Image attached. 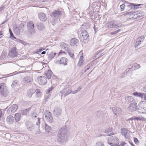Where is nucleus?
<instances>
[{"label":"nucleus","instance_id":"f257e3e1","mask_svg":"<svg viewBox=\"0 0 146 146\" xmlns=\"http://www.w3.org/2000/svg\"><path fill=\"white\" fill-rule=\"evenodd\" d=\"M67 131L66 127H62L59 130L57 140L60 143H63L66 142L68 137Z\"/></svg>","mask_w":146,"mask_h":146},{"label":"nucleus","instance_id":"f03ea898","mask_svg":"<svg viewBox=\"0 0 146 146\" xmlns=\"http://www.w3.org/2000/svg\"><path fill=\"white\" fill-rule=\"evenodd\" d=\"M62 15L61 12L58 10H55L53 11L50 14V16L52 18L53 20H52V23H55L57 21L58 19Z\"/></svg>","mask_w":146,"mask_h":146},{"label":"nucleus","instance_id":"7ed1b4c3","mask_svg":"<svg viewBox=\"0 0 146 146\" xmlns=\"http://www.w3.org/2000/svg\"><path fill=\"white\" fill-rule=\"evenodd\" d=\"M80 39L84 43H87L89 40V35L85 30H82L80 34Z\"/></svg>","mask_w":146,"mask_h":146},{"label":"nucleus","instance_id":"20e7f679","mask_svg":"<svg viewBox=\"0 0 146 146\" xmlns=\"http://www.w3.org/2000/svg\"><path fill=\"white\" fill-rule=\"evenodd\" d=\"M0 93L5 97H6L7 95V87L4 83L0 84Z\"/></svg>","mask_w":146,"mask_h":146},{"label":"nucleus","instance_id":"39448f33","mask_svg":"<svg viewBox=\"0 0 146 146\" xmlns=\"http://www.w3.org/2000/svg\"><path fill=\"white\" fill-rule=\"evenodd\" d=\"M119 140L116 137L112 136L108 140V143L112 146H116L119 144Z\"/></svg>","mask_w":146,"mask_h":146},{"label":"nucleus","instance_id":"423d86ee","mask_svg":"<svg viewBox=\"0 0 146 146\" xmlns=\"http://www.w3.org/2000/svg\"><path fill=\"white\" fill-rule=\"evenodd\" d=\"M27 28L28 32L31 34L35 33V30L34 29V25L33 21H30L27 24Z\"/></svg>","mask_w":146,"mask_h":146},{"label":"nucleus","instance_id":"0eeeda50","mask_svg":"<svg viewBox=\"0 0 146 146\" xmlns=\"http://www.w3.org/2000/svg\"><path fill=\"white\" fill-rule=\"evenodd\" d=\"M71 92H72V91L70 89V87L66 86L65 87L62 91H60L59 94L61 96V97L64 95V97H65L70 94Z\"/></svg>","mask_w":146,"mask_h":146},{"label":"nucleus","instance_id":"6e6552de","mask_svg":"<svg viewBox=\"0 0 146 146\" xmlns=\"http://www.w3.org/2000/svg\"><path fill=\"white\" fill-rule=\"evenodd\" d=\"M44 115L46 120L49 123H52L53 121V119L52 114L48 110H46L44 112Z\"/></svg>","mask_w":146,"mask_h":146},{"label":"nucleus","instance_id":"1a4fd4ad","mask_svg":"<svg viewBox=\"0 0 146 146\" xmlns=\"http://www.w3.org/2000/svg\"><path fill=\"white\" fill-rule=\"evenodd\" d=\"M120 26L118 25H116L114 23L113 21H108L106 24V28H108L109 29H111L113 28H117L121 27L120 25Z\"/></svg>","mask_w":146,"mask_h":146},{"label":"nucleus","instance_id":"9d476101","mask_svg":"<svg viewBox=\"0 0 146 146\" xmlns=\"http://www.w3.org/2000/svg\"><path fill=\"white\" fill-rule=\"evenodd\" d=\"M15 47H13L9 51V56L12 58H14L17 56L18 54Z\"/></svg>","mask_w":146,"mask_h":146},{"label":"nucleus","instance_id":"9b49d317","mask_svg":"<svg viewBox=\"0 0 146 146\" xmlns=\"http://www.w3.org/2000/svg\"><path fill=\"white\" fill-rule=\"evenodd\" d=\"M38 80L39 84L42 85L45 84L47 82L46 78L44 76L39 77Z\"/></svg>","mask_w":146,"mask_h":146},{"label":"nucleus","instance_id":"f8f14e48","mask_svg":"<svg viewBox=\"0 0 146 146\" xmlns=\"http://www.w3.org/2000/svg\"><path fill=\"white\" fill-rule=\"evenodd\" d=\"M141 105L142 104H145L144 106H145L144 107H142V106L140 107L139 108H138V110L139 112L140 113H144L146 112V101H143L141 103ZM143 107L144 106H142Z\"/></svg>","mask_w":146,"mask_h":146},{"label":"nucleus","instance_id":"ddd939ff","mask_svg":"<svg viewBox=\"0 0 146 146\" xmlns=\"http://www.w3.org/2000/svg\"><path fill=\"white\" fill-rule=\"evenodd\" d=\"M17 105L15 104H13L8 109L7 112L10 114L14 113L17 110Z\"/></svg>","mask_w":146,"mask_h":146},{"label":"nucleus","instance_id":"4468645a","mask_svg":"<svg viewBox=\"0 0 146 146\" xmlns=\"http://www.w3.org/2000/svg\"><path fill=\"white\" fill-rule=\"evenodd\" d=\"M127 110L129 111L133 112L137 110V104L135 103H132L130 105L129 107H128Z\"/></svg>","mask_w":146,"mask_h":146},{"label":"nucleus","instance_id":"2eb2a0df","mask_svg":"<svg viewBox=\"0 0 146 146\" xmlns=\"http://www.w3.org/2000/svg\"><path fill=\"white\" fill-rule=\"evenodd\" d=\"M68 59L66 58L62 57L59 60L56 61V63L60 64H63L64 65L67 64V62Z\"/></svg>","mask_w":146,"mask_h":146},{"label":"nucleus","instance_id":"dca6fc26","mask_svg":"<svg viewBox=\"0 0 146 146\" xmlns=\"http://www.w3.org/2000/svg\"><path fill=\"white\" fill-rule=\"evenodd\" d=\"M112 110L113 113L116 115L120 114L121 113V109L117 107H113Z\"/></svg>","mask_w":146,"mask_h":146},{"label":"nucleus","instance_id":"f3484780","mask_svg":"<svg viewBox=\"0 0 146 146\" xmlns=\"http://www.w3.org/2000/svg\"><path fill=\"white\" fill-rule=\"evenodd\" d=\"M23 81L24 83L27 84L31 83L33 81V78L29 76H26L23 78Z\"/></svg>","mask_w":146,"mask_h":146},{"label":"nucleus","instance_id":"a211bd4d","mask_svg":"<svg viewBox=\"0 0 146 146\" xmlns=\"http://www.w3.org/2000/svg\"><path fill=\"white\" fill-rule=\"evenodd\" d=\"M79 41L76 38H72L70 42V44L72 46H77L78 44Z\"/></svg>","mask_w":146,"mask_h":146},{"label":"nucleus","instance_id":"6ab92c4d","mask_svg":"<svg viewBox=\"0 0 146 146\" xmlns=\"http://www.w3.org/2000/svg\"><path fill=\"white\" fill-rule=\"evenodd\" d=\"M38 17L42 21H45L46 20L47 18L45 15L42 13H39Z\"/></svg>","mask_w":146,"mask_h":146},{"label":"nucleus","instance_id":"aec40b11","mask_svg":"<svg viewBox=\"0 0 146 146\" xmlns=\"http://www.w3.org/2000/svg\"><path fill=\"white\" fill-rule=\"evenodd\" d=\"M14 117L12 115H9L6 119L7 122L9 124H12L14 121Z\"/></svg>","mask_w":146,"mask_h":146},{"label":"nucleus","instance_id":"412c9836","mask_svg":"<svg viewBox=\"0 0 146 146\" xmlns=\"http://www.w3.org/2000/svg\"><path fill=\"white\" fill-rule=\"evenodd\" d=\"M52 74V72L51 70H48L47 71L45 72L44 75L46 76L48 79H49L51 78Z\"/></svg>","mask_w":146,"mask_h":146},{"label":"nucleus","instance_id":"4be33fe9","mask_svg":"<svg viewBox=\"0 0 146 146\" xmlns=\"http://www.w3.org/2000/svg\"><path fill=\"white\" fill-rule=\"evenodd\" d=\"M62 111L61 109H56L54 110V114L56 117H58L60 116Z\"/></svg>","mask_w":146,"mask_h":146},{"label":"nucleus","instance_id":"5701e85b","mask_svg":"<svg viewBox=\"0 0 146 146\" xmlns=\"http://www.w3.org/2000/svg\"><path fill=\"white\" fill-rule=\"evenodd\" d=\"M125 103L127 104H129L130 102H131L133 100V98L132 96H127L125 98Z\"/></svg>","mask_w":146,"mask_h":146},{"label":"nucleus","instance_id":"b1692460","mask_svg":"<svg viewBox=\"0 0 146 146\" xmlns=\"http://www.w3.org/2000/svg\"><path fill=\"white\" fill-rule=\"evenodd\" d=\"M27 128L30 130H32L34 128V125L31 123L27 122L26 123Z\"/></svg>","mask_w":146,"mask_h":146},{"label":"nucleus","instance_id":"393cba45","mask_svg":"<svg viewBox=\"0 0 146 146\" xmlns=\"http://www.w3.org/2000/svg\"><path fill=\"white\" fill-rule=\"evenodd\" d=\"M130 119L131 120L134 119L137 121L141 120L142 121H145L146 120L142 116H141L139 117H136L134 118L132 117Z\"/></svg>","mask_w":146,"mask_h":146},{"label":"nucleus","instance_id":"a878e982","mask_svg":"<svg viewBox=\"0 0 146 146\" xmlns=\"http://www.w3.org/2000/svg\"><path fill=\"white\" fill-rule=\"evenodd\" d=\"M21 117V115L20 113H17L15 114V119L16 122H18L19 121Z\"/></svg>","mask_w":146,"mask_h":146},{"label":"nucleus","instance_id":"bb28decb","mask_svg":"<svg viewBox=\"0 0 146 146\" xmlns=\"http://www.w3.org/2000/svg\"><path fill=\"white\" fill-rule=\"evenodd\" d=\"M133 94L134 95V96H135L137 97H140L142 98H144V96L145 95L144 94L141 93H140L138 92H134L133 93Z\"/></svg>","mask_w":146,"mask_h":146},{"label":"nucleus","instance_id":"cd10ccee","mask_svg":"<svg viewBox=\"0 0 146 146\" xmlns=\"http://www.w3.org/2000/svg\"><path fill=\"white\" fill-rule=\"evenodd\" d=\"M35 90L34 89H30L28 90L27 91V93L28 96L31 98L33 94L35 92Z\"/></svg>","mask_w":146,"mask_h":146},{"label":"nucleus","instance_id":"c85d7f7f","mask_svg":"<svg viewBox=\"0 0 146 146\" xmlns=\"http://www.w3.org/2000/svg\"><path fill=\"white\" fill-rule=\"evenodd\" d=\"M37 28L39 30L42 31L44 29L45 27L43 23H40L38 24Z\"/></svg>","mask_w":146,"mask_h":146},{"label":"nucleus","instance_id":"c756f323","mask_svg":"<svg viewBox=\"0 0 146 146\" xmlns=\"http://www.w3.org/2000/svg\"><path fill=\"white\" fill-rule=\"evenodd\" d=\"M35 95L36 97L37 98H39L41 97V93L40 92L39 90L38 89H37L36 90H35Z\"/></svg>","mask_w":146,"mask_h":146},{"label":"nucleus","instance_id":"7c9ffc66","mask_svg":"<svg viewBox=\"0 0 146 146\" xmlns=\"http://www.w3.org/2000/svg\"><path fill=\"white\" fill-rule=\"evenodd\" d=\"M121 133L122 135L125 137H127V130L125 128L121 129Z\"/></svg>","mask_w":146,"mask_h":146},{"label":"nucleus","instance_id":"2f4dec72","mask_svg":"<svg viewBox=\"0 0 146 146\" xmlns=\"http://www.w3.org/2000/svg\"><path fill=\"white\" fill-rule=\"evenodd\" d=\"M45 130L48 133H50L51 132V128L47 124L45 125Z\"/></svg>","mask_w":146,"mask_h":146},{"label":"nucleus","instance_id":"473e14b6","mask_svg":"<svg viewBox=\"0 0 146 146\" xmlns=\"http://www.w3.org/2000/svg\"><path fill=\"white\" fill-rule=\"evenodd\" d=\"M25 25L23 23H21L19 24L18 27L19 30H20L21 32L24 31Z\"/></svg>","mask_w":146,"mask_h":146},{"label":"nucleus","instance_id":"72a5a7b5","mask_svg":"<svg viewBox=\"0 0 146 146\" xmlns=\"http://www.w3.org/2000/svg\"><path fill=\"white\" fill-rule=\"evenodd\" d=\"M83 56H81L80 58L79 59V61L78 64V66H80L82 64V63L84 62V60L83 59Z\"/></svg>","mask_w":146,"mask_h":146},{"label":"nucleus","instance_id":"f704fd0d","mask_svg":"<svg viewBox=\"0 0 146 146\" xmlns=\"http://www.w3.org/2000/svg\"><path fill=\"white\" fill-rule=\"evenodd\" d=\"M66 50L70 57H72L73 56L74 53V51L72 50H70L68 48Z\"/></svg>","mask_w":146,"mask_h":146},{"label":"nucleus","instance_id":"c9c22d12","mask_svg":"<svg viewBox=\"0 0 146 146\" xmlns=\"http://www.w3.org/2000/svg\"><path fill=\"white\" fill-rule=\"evenodd\" d=\"M18 81L16 80H14L11 85V86L12 88H14L16 86H18Z\"/></svg>","mask_w":146,"mask_h":146},{"label":"nucleus","instance_id":"e433bc0d","mask_svg":"<svg viewBox=\"0 0 146 146\" xmlns=\"http://www.w3.org/2000/svg\"><path fill=\"white\" fill-rule=\"evenodd\" d=\"M14 31L15 33L18 35H19L20 34V32H21L20 30H19V29L18 27H16L14 29Z\"/></svg>","mask_w":146,"mask_h":146},{"label":"nucleus","instance_id":"4c0bfd02","mask_svg":"<svg viewBox=\"0 0 146 146\" xmlns=\"http://www.w3.org/2000/svg\"><path fill=\"white\" fill-rule=\"evenodd\" d=\"M60 46L63 48L65 50H67V49H68L67 48V45L64 43L61 42L60 43Z\"/></svg>","mask_w":146,"mask_h":146},{"label":"nucleus","instance_id":"58836bf2","mask_svg":"<svg viewBox=\"0 0 146 146\" xmlns=\"http://www.w3.org/2000/svg\"><path fill=\"white\" fill-rule=\"evenodd\" d=\"M56 54V53L51 52L48 54V57L50 59H52L55 56Z\"/></svg>","mask_w":146,"mask_h":146},{"label":"nucleus","instance_id":"ea45409f","mask_svg":"<svg viewBox=\"0 0 146 146\" xmlns=\"http://www.w3.org/2000/svg\"><path fill=\"white\" fill-rule=\"evenodd\" d=\"M133 67H134V70H137L141 66L139 64H138L137 63H135L133 64Z\"/></svg>","mask_w":146,"mask_h":146},{"label":"nucleus","instance_id":"a19ab883","mask_svg":"<svg viewBox=\"0 0 146 146\" xmlns=\"http://www.w3.org/2000/svg\"><path fill=\"white\" fill-rule=\"evenodd\" d=\"M137 39L138 41H139V42H143L145 39V37L144 36H141L139 37Z\"/></svg>","mask_w":146,"mask_h":146},{"label":"nucleus","instance_id":"79ce46f5","mask_svg":"<svg viewBox=\"0 0 146 146\" xmlns=\"http://www.w3.org/2000/svg\"><path fill=\"white\" fill-rule=\"evenodd\" d=\"M135 3H130L129 5L127 6L128 7H129L131 9H135Z\"/></svg>","mask_w":146,"mask_h":146},{"label":"nucleus","instance_id":"37998d69","mask_svg":"<svg viewBox=\"0 0 146 146\" xmlns=\"http://www.w3.org/2000/svg\"><path fill=\"white\" fill-rule=\"evenodd\" d=\"M9 31L10 33L11 37V38H14V39H16V38L14 36L10 28L9 29Z\"/></svg>","mask_w":146,"mask_h":146},{"label":"nucleus","instance_id":"c03bdc74","mask_svg":"<svg viewBox=\"0 0 146 146\" xmlns=\"http://www.w3.org/2000/svg\"><path fill=\"white\" fill-rule=\"evenodd\" d=\"M28 112V110L27 109L23 110L21 111V113L22 115H25L27 114Z\"/></svg>","mask_w":146,"mask_h":146},{"label":"nucleus","instance_id":"a18cd8bd","mask_svg":"<svg viewBox=\"0 0 146 146\" xmlns=\"http://www.w3.org/2000/svg\"><path fill=\"white\" fill-rule=\"evenodd\" d=\"M136 42L135 43V47H137V46L141 44V42H139V41H138L137 39L136 40Z\"/></svg>","mask_w":146,"mask_h":146},{"label":"nucleus","instance_id":"49530a36","mask_svg":"<svg viewBox=\"0 0 146 146\" xmlns=\"http://www.w3.org/2000/svg\"><path fill=\"white\" fill-rule=\"evenodd\" d=\"M44 50V48L41 47L39 49H37L36 52V53L38 54V52H40Z\"/></svg>","mask_w":146,"mask_h":146},{"label":"nucleus","instance_id":"de8ad7c7","mask_svg":"<svg viewBox=\"0 0 146 146\" xmlns=\"http://www.w3.org/2000/svg\"><path fill=\"white\" fill-rule=\"evenodd\" d=\"M127 75V74H126L125 72H124L121 74L119 76V78H124L125 75Z\"/></svg>","mask_w":146,"mask_h":146},{"label":"nucleus","instance_id":"09e8293b","mask_svg":"<svg viewBox=\"0 0 146 146\" xmlns=\"http://www.w3.org/2000/svg\"><path fill=\"white\" fill-rule=\"evenodd\" d=\"M134 141L136 145H138L139 143V141L136 137L134 138Z\"/></svg>","mask_w":146,"mask_h":146},{"label":"nucleus","instance_id":"8fccbe9b","mask_svg":"<svg viewBox=\"0 0 146 146\" xmlns=\"http://www.w3.org/2000/svg\"><path fill=\"white\" fill-rule=\"evenodd\" d=\"M125 7V4H123L122 5L120 6L121 11H123L124 10Z\"/></svg>","mask_w":146,"mask_h":146},{"label":"nucleus","instance_id":"3c124183","mask_svg":"<svg viewBox=\"0 0 146 146\" xmlns=\"http://www.w3.org/2000/svg\"><path fill=\"white\" fill-rule=\"evenodd\" d=\"M101 56V55H99V53L98 52L95 54L94 59H96L100 57Z\"/></svg>","mask_w":146,"mask_h":146},{"label":"nucleus","instance_id":"603ef678","mask_svg":"<svg viewBox=\"0 0 146 146\" xmlns=\"http://www.w3.org/2000/svg\"><path fill=\"white\" fill-rule=\"evenodd\" d=\"M120 29H118V30L117 31H114V32H111L110 33V34L111 35H115V34H117L118 32H119L120 31Z\"/></svg>","mask_w":146,"mask_h":146},{"label":"nucleus","instance_id":"864d4df0","mask_svg":"<svg viewBox=\"0 0 146 146\" xmlns=\"http://www.w3.org/2000/svg\"><path fill=\"white\" fill-rule=\"evenodd\" d=\"M145 13L143 12L139 13L138 14L137 17H143Z\"/></svg>","mask_w":146,"mask_h":146},{"label":"nucleus","instance_id":"5fc2aeb1","mask_svg":"<svg viewBox=\"0 0 146 146\" xmlns=\"http://www.w3.org/2000/svg\"><path fill=\"white\" fill-rule=\"evenodd\" d=\"M50 96V95L49 93L47 94V95L46 96H45V100L46 102L47 101L48 99V98Z\"/></svg>","mask_w":146,"mask_h":146},{"label":"nucleus","instance_id":"6e6d98bb","mask_svg":"<svg viewBox=\"0 0 146 146\" xmlns=\"http://www.w3.org/2000/svg\"><path fill=\"white\" fill-rule=\"evenodd\" d=\"M126 143L125 142H123V141H121L120 142L119 144L118 145H117V146H123Z\"/></svg>","mask_w":146,"mask_h":146},{"label":"nucleus","instance_id":"4d7b16f0","mask_svg":"<svg viewBox=\"0 0 146 146\" xmlns=\"http://www.w3.org/2000/svg\"><path fill=\"white\" fill-rule=\"evenodd\" d=\"M142 4H135V9H137L138 8H139V6H141Z\"/></svg>","mask_w":146,"mask_h":146},{"label":"nucleus","instance_id":"13d9d810","mask_svg":"<svg viewBox=\"0 0 146 146\" xmlns=\"http://www.w3.org/2000/svg\"><path fill=\"white\" fill-rule=\"evenodd\" d=\"M41 118H39L38 117V121H37L36 122V125H38V128H39V124H40V119Z\"/></svg>","mask_w":146,"mask_h":146},{"label":"nucleus","instance_id":"bf43d9fd","mask_svg":"<svg viewBox=\"0 0 146 146\" xmlns=\"http://www.w3.org/2000/svg\"><path fill=\"white\" fill-rule=\"evenodd\" d=\"M37 114H36L35 112H33L32 114V118L36 117H37Z\"/></svg>","mask_w":146,"mask_h":146},{"label":"nucleus","instance_id":"052dcab7","mask_svg":"<svg viewBox=\"0 0 146 146\" xmlns=\"http://www.w3.org/2000/svg\"><path fill=\"white\" fill-rule=\"evenodd\" d=\"M96 146H104V145L101 142H99L96 144Z\"/></svg>","mask_w":146,"mask_h":146},{"label":"nucleus","instance_id":"680f3d73","mask_svg":"<svg viewBox=\"0 0 146 146\" xmlns=\"http://www.w3.org/2000/svg\"><path fill=\"white\" fill-rule=\"evenodd\" d=\"M53 89V87L51 86L50 88H48V93H49L50 92H51V91H52V90Z\"/></svg>","mask_w":146,"mask_h":146},{"label":"nucleus","instance_id":"e2e57ef3","mask_svg":"<svg viewBox=\"0 0 146 146\" xmlns=\"http://www.w3.org/2000/svg\"><path fill=\"white\" fill-rule=\"evenodd\" d=\"M128 70H130L133 67V66L132 65H130L128 66Z\"/></svg>","mask_w":146,"mask_h":146},{"label":"nucleus","instance_id":"0e129e2a","mask_svg":"<svg viewBox=\"0 0 146 146\" xmlns=\"http://www.w3.org/2000/svg\"><path fill=\"white\" fill-rule=\"evenodd\" d=\"M5 8V7L4 5H3L0 7V12L2 11Z\"/></svg>","mask_w":146,"mask_h":146},{"label":"nucleus","instance_id":"69168bd1","mask_svg":"<svg viewBox=\"0 0 146 146\" xmlns=\"http://www.w3.org/2000/svg\"><path fill=\"white\" fill-rule=\"evenodd\" d=\"M103 50H102L101 51H100V52H99L98 53H99V55H103V54L104 53V52H103Z\"/></svg>","mask_w":146,"mask_h":146},{"label":"nucleus","instance_id":"338daca9","mask_svg":"<svg viewBox=\"0 0 146 146\" xmlns=\"http://www.w3.org/2000/svg\"><path fill=\"white\" fill-rule=\"evenodd\" d=\"M130 13V12H124L123 13V15H126L127 14H129Z\"/></svg>","mask_w":146,"mask_h":146},{"label":"nucleus","instance_id":"774afa93","mask_svg":"<svg viewBox=\"0 0 146 146\" xmlns=\"http://www.w3.org/2000/svg\"><path fill=\"white\" fill-rule=\"evenodd\" d=\"M18 41L19 42L23 44H24V43L25 42L22 40H18Z\"/></svg>","mask_w":146,"mask_h":146}]
</instances>
